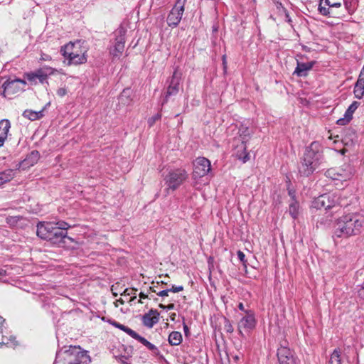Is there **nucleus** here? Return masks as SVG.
Listing matches in <instances>:
<instances>
[{
    "label": "nucleus",
    "mask_w": 364,
    "mask_h": 364,
    "mask_svg": "<svg viewBox=\"0 0 364 364\" xmlns=\"http://www.w3.org/2000/svg\"><path fill=\"white\" fill-rule=\"evenodd\" d=\"M334 228V237L348 238L358 235L364 228V215L359 213L343 215L336 220Z\"/></svg>",
    "instance_id": "obj_1"
},
{
    "label": "nucleus",
    "mask_w": 364,
    "mask_h": 364,
    "mask_svg": "<svg viewBox=\"0 0 364 364\" xmlns=\"http://www.w3.org/2000/svg\"><path fill=\"white\" fill-rule=\"evenodd\" d=\"M323 160V151L321 144L318 141H313L306 146L299 165V172L302 176H309L321 164Z\"/></svg>",
    "instance_id": "obj_2"
},
{
    "label": "nucleus",
    "mask_w": 364,
    "mask_h": 364,
    "mask_svg": "<svg viewBox=\"0 0 364 364\" xmlns=\"http://www.w3.org/2000/svg\"><path fill=\"white\" fill-rule=\"evenodd\" d=\"M87 48L82 46L80 41L70 42L61 48L62 55L68 60L69 64L79 65L87 61Z\"/></svg>",
    "instance_id": "obj_3"
},
{
    "label": "nucleus",
    "mask_w": 364,
    "mask_h": 364,
    "mask_svg": "<svg viewBox=\"0 0 364 364\" xmlns=\"http://www.w3.org/2000/svg\"><path fill=\"white\" fill-rule=\"evenodd\" d=\"M347 204L343 202L340 192L326 193L315 198L311 204L316 209H324L325 210L335 208L336 205L344 206Z\"/></svg>",
    "instance_id": "obj_4"
},
{
    "label": "nucleus",
    "mask_w": 364,
    "mask_h": 364,
    "mask_svg": "<svg viewBox=\"0 0 364 364\" xmlns=\"http://www.w3.org/2000/svg\"><path fill=\"white\" fill-rule=\"evenodd\" d=\"M187 178L188 173L185 169L177 168L170 171L164 178L165 184L167 186L166 191L176 190Z\"/></svg>",
    "instance_id": "obj_5"
},
{
    "label": "nucleus",
    "mask_w": 364,
    "mask_h": 364,
    "mask_svg": "<svg viewBox=\"0 0 364 364\" xmlns=\"http://www.w3.org/2000/svg\"><path fill=\"white\" fill-rule=\"evenodd\" d=\"M193 180L194 187L202 191L201 195L204 196L203 188L205 186V158L198 157L193 162Z\"/></svg>",
    "instance_id": "obj_6"
},
{
    "label": "nucleus",
    "mask_w": 364,
    "mask_h": 364,
    "mask_svg": "<svg viewBox=\"0 0 364 364\" xmlns=\"http://www.w3.org/2000/svg\"><path fill=\"white\" fill-rule=\"evenodd\" d=\"M26 82L21 79L6 80L3 84L2 95L4 97L11 99L13 97L24 90Z\"/></svg>",
    "instance_id": "obj_7"
},
{
    "label": "nucleus",
    "mask_w": 364,
    "mask_h": 364,
    "mask_svg": "<svg viewBox=\"0 0 364 364\" xmlns=\"http://www.w3.org/2000/svg\"><path fill=\"white\" fill-rule=\"evenodd\" d=\"M185 3L186 0L176 1L166 18L167 23L169 26L174 28L179 24L184 12Z\"/></svg>",
    "instance_id": "obj_8"
},
{
    "label": "nucleus",
    "mask_w": 364,
    "mask_h": 364,
    "mask_svg": "<svg viewBox=\"0 0 364 364\" xmlns=\"http://www.w3.org/2000/svg\"><path fill=\"white\" fill-rule=\"evenodd\" d=\"M126 33L127 29L122 26H120L115 31L114 45L113 48L110 50V53L113 57L119 58L124 52Z\"/></svg>",
    "instance_id": "obj_9"
},
{
    "label": "nucleus",
    "mask_w": 364,
    "mask_h": 364,
    "mask_svg": "<svg viewBox=\"0 0 364 364\" xmlns=\"http://www.w3.org/2000/svg\"><path fill=\"white\" fill-rule=\"evenodd\" d=\"M277 355L279 364H300L298 357L288 347L281 346L279 348Z\"/></svg>",
    "instance_id": "obj_10"
},
{
    "label": "nucleus",
    "mask_w": 364,
    "mask_h": 364,
    "mask_svg": "<svg viewBox=\"0 0 364 364\" xmlns=\"http://www.w3.org/2000/svg\"><path fill=\"white\" fill-rule=\"evenodd\" d=\"M256 319L255 313L252 311H246V314L241 318L238 323V330L240 334H242V329L246 331H250L256 326Z\"/></svg>",
    "instance_id": "obj_11"
},
{
    "label": "nucleus",
    "mask_w": 364,
    "mask_h": 364,
    "mask_svg": "<svg viewBox=\"0 0 364 364\" xmlns=\"http://www.w3.org/2000/svg\"><path fill=\"white\" fill-rule=\"evenodd\" d=\"M180 78L181 74L178 73L177 70H175L173 73L169 85L167 88L164 99L161 102L162 106L167 102L169 97L172 95H176L178 92Z\"/></svg>",
    "instance_id": "obj_12"
},
{
    "label": "nucleus",
    "mask_w": 364,
    "mask_h": 364,
    "mask_svg": "<svg viewBox=\"0 0 364 364\" xmlns=\"http://www.w3.org/2000/svg\"><path fill=\"white\" fill-rule=\"evenodd\" d=\"M68 364H88L90 362L89 355L86 351L75 349L70 353H67Z\"/></svg>",
    "instance_id": "obj_13"
},
{
    "label": "nucleus",
    "mask_w": 364,
    "mask_h": 364,
    "mask_svg": "<svg viewBox=\"0 0 364 364\" xmlns=\"http://www.w3.org/2000/svg\"><path fill=\"white\" fill-rule=\"evenodd\" d=\"M55 228V225L52 223H39L37 225V235L48 241Z\"/></svg>",
    "instance_id": "obj_14"
},
{
    "label": "nucleus",
    "mask_w": 364,
    "mask_h": 364,
    "mask_svg": "<svg viewBox=\"0 0 364 364\" xmlns=\"http://www.w3.org/2000/svg\"><path fill=\"white\" fill-rule=\"evenodd\" d=\"M360 103L358 102L354 101L346 109L343 117L340 118L337 120V124L343 126L350 122V121L353 118V114L357 108L359 107Z\"/></svg>",
    "instance_id": "obj_15"
},
{
    "label": "nucleus",
    "mask_w": 364,
    "mask_h": 364,
    "mask_svg": "<svg viewBox=\"0 0 364 364\" xmlns=\"http://www.w3.org/2000/svg\"><path fill=\"white\" fill-rule=\"evenodd\" d=\"M159 313L156 310L151 309L142 316V323L145 326L152 328L159 322Z\"/></svg>",
    "instance_id": "obj_16"
},
{
    "label": "nucleus",
    "mask_w": 364,
    "mask_h": 364,
    "mask_svg": "<svg viewBox=\"0 0 364 364\" xmlns=\"http://www.w3.org/2000/svg\"><path fill=\"white\" fill-rule=\"evenodd\" d=\"M65 239L71 240L70 237H68L67 232L55 228L54 230L50 235V239H49L48 241L54 245H60L63 243H65Z\"/></svg>",
    "instance_id": "obj_17"
},
{
    "label": "nucleus",
    "mask_w": 364,
    "mask_h": 364,
    "mask_svg": "<svg viewBox=\"0 0 364 364\" xmlns=\"http://www.w3.org/2000/svg\"><path fill=\"white\" fill-rule=\"evenodd\" d=\"M338 170L339 181H346L350 179L354 174V170L349 164H344L342 167L338 168Z\"/></svg>",
    "instance_id": "obj_18"
},
{
    "label": "nucleus",
    "mask_w": 364,
    "mask_h": 364,
    "mask_svg": "<svg viewBox=\"0 0 364 364\" xmlns=\"http://www.w3.org/2000/svg\"><path fill=\"white\" fill-rule=\"evenodd\" d=\"M315 64L314 61L308 62V63H299L297 62V66L294 70V74L299 77H304L307 75L308 71L311 70L314 65Z\"/></svg>",
    "instance_id": "obj_19"
},
{
    "label": "nucleus",
    "mask_w": 364,
    "mask_h": 364,
    "mask_svg": "<svg viewBox=\"0 0 364 364\" xmlns=\"http://www.w3.org/2000/svg\"><path fill=\"white\" fill-rule=\"evenodd\" d=\"M11 123L8 119H2L0 121V147L4 145L5 140L7 138Z\"/></svg>",
    "instance_id": "obj_20"
},
{
    "label": "nucleus",
    "mask_w": 364,
    "mask_h": 364,
    "mask_svg": "<svg viewBox=\"0 0 364 364\" xmlns=\"http://www.w3.org/2000/svg\"><path fill=\"white\" fill-rule=\"evenodd\" d=\"M14 175L15 172L13 169H6L0 172V187L12 180Z\"/></svg>",
    "instance_id": "obj_21"
},
{
    "label": "nucleus",
    "mask_w": 364,
    "mask_h": 364,
    "mask_svg": "<svg viewBox=\"0 0 364 364\" xmlns=\"http://www.w3.org/2000/svg\"><path fill=\"white\" fill-rule=\"evenodd\" d=\"M23 117L31 121L40 119L43 117V110L39 112L33 111L31 109H26L23 112Z\"/></svg>",
    "instance_id": "obj_22"
},
{
    "label": "nucleus",
    "mask_w": 364,
    "mask_h": 364,
    "mask_svg": "<svg viewBox=\"0 0 364 364\" xmlns=\"http://www.w3.org/2000/svg\"><path fill=\"white\" fill-rule=\"evenodd\" d=\"M341 350L340 348H336L330 355L327 364H341Z\"/></svg>",
    "instance_id": "obj_23"
},
{
    "label": "nucleus",
    "mask_w": 364,
    "mask_h": 364,
    "mask_svg": "<svg viewBox=\"0 0 364 364\" xmlns=\"http://www.w3.org/2000/svg\"><path fill=\"white\" fill-rule=\"evenodd\" d=\"M138 341L143 344L144 346H146L149 350H151L154 355H160V351L158 349V348L155 345L152 344L149 341H147L145 338L141 336L139 338Z\"/></svg>",
    "instance_id": "obj_24"
},
{
    "label": "nucleus",
    "mask_w": 364,
    "mask_h": 364,
    "mask_svg": "<svg viewBox=\"0 0 364 364\" xmlns=\"http://www.w3.org/2000/svg\"><path fill=\"white\" fill-rule=\"evenodd\" d=\"M182 341V335L178 331H173L169 334L168 342L171 346H178Z\"/></svg>",
    "instance_id": "obj_25"
},
{
    "label": "nucleus",
    "mask_w": 364,
    "mask_h": 364,
    "mask_svg": "<svg viewBox=\"0 0 364 364\" xmlns=\"http://www.w3.org/2000/svg\"><path fill=\"white\" fill-rule=\"evenodd\" d=\"M353 93L355 97L357 99L363 98L364 96V83L357 80L354 87Z\"/></svg>",
    "instance_id": "obj_26"
},
{
    "label": "nucleus",
    "mask_w": 364,
    "mask_h": 364,
    "mask_svg": "<svg viewBox=\"0 0 364 364\" xmlns=\"http://www.w3.org/2000/svg\"><path fill=\"white\" fill-rule=\"evenodd\" d=\"M47 78V75L43 73L41 70H38L35 73L28 74V80L33 81L36 79H38L41 82H43Z\"/></svg>",
    "instance_id": "obj_27"
},
{
    "label": "nucleus",
    "mask_w": 364,
    "mask_h": 364,
    "mask_svg": "<svg viewBox=\"0 0 364 364\" xmlns=\"http://www.w3.org/2000/svg\"><path fill=\"white\" fill-rule=\"evenodd\" d=\"M237 158L242 161L243 163L247 162L250 160V154L246 151L245 145L242 146V151H237L236 153Z\"/></svg>",
    "instance_id": "obj_28"
},
{
    "label": "nucleus",
    "mask_w": 364,
    "mask_h": 364,
    "mask_svg": "<svg viewBox=\"0 0 364 364\" xmlns=\"http://www.w3.org/2000/svg\"><path fill=\"white\" fill-rule=\"evenodd\" d=\"M0 345H6L11 347H14L17 345L16 338L14 336H10L9 338L2 336V341L0 342Z\"/></svg>",
    "instance_id": "obj_29"
},
{
    "label": "nucleus",
    "mask_w": 364,
    "mask_h": 364,
    "mask_svg": "<svg viewBox=\"0 0 364 364\" xmlns=\"http://www.w3.org/2000/svg\"><path fill=\"white\" fill-rule=\"evenodd\" d=\"M325 175L327 178H329L332 180L339 181L338 168H331L328 169L326 171Z\"/></svg>",
    "instance_id": "obj_30"
},
{
    "label": "nucleus",
    "mask_w": 364,
    "mask_h": 364,
    "mask_svg": "<svg viewBox=\"0 0 364 364\" xmlns=\"http://www.w3.org/2000/svg\"><path fill=\"white\" fill-rule=\"evenodd\" d=\"M219 319L220 320V323H223V330L225 332L232 333L233 331V326L228 319H227L225 317H220Z\"/></svg>",
    "instance_id": "obj_31"
},
{
    "label": "nucleus",
    "mask_w": 364,
    "mask_h": 364,
    "mask_svg": "<svg viewBox=\"0 0 364 364\" xmlns=\"http://www.w3.org/2000/svg\"><path fill=\"white\" fill-rule=\"evenodd\" d=\"M38 299H39V301L42 304H41L42 308L46 311L48 310L49 308L50 307V306L53 305L50 299L47 296L41 295L38 296Z\"/></svg>",
    "instance_id": "obj_32"
},
{
    "label": "nucleus",
    "mask_w": 364,
    "mask_h": 364,
    "mask_svg": "<svg viewBox=\"0 0 364 364\" xmlns=\"http://www.w3.org/2000/svg\"><path fill=\"white\" fill-rule=\"evenodd\" d=\"M289 212L293 218H296L299 213V203L297 202L291 203L289 205Z\"/></svg>",
    "instance_id": "obj_33"
},
{
    "label": "nucleus",
    "mask_w": 364,
    "mask_h": 364,
    "mask_svg": "<svg viewBox=\"0 0 364 364\" xmlns=\"http://www.w3.org/2000/svg\"><path fill=\"white\" fill-rule=\"evenodd\" d=\"M39 152L38 151H33L28 156L27 160L31 162V164L36 163L39 159Z\"/></svg>",
    "instance_id": "obj_34"
},
{
    "label": "nucleus",
    "mask_w": 364,
    "mask_h": 364,
    "mask_svg": "<svg viewBox=\"0 0 364 364\" xmlns=\"http://www.w3.org/2000/svg\"><path fill=\"white\" fill-rule=\"evenodd\" d=\"M124 331L126 332L128 335H129L132 338L137 341L141 337V336L139 335L136 332H135L134 331H133L132 329L129 328L127 326L124 328Z\"/></svg>",
    "instance_id": "obj_35"
},
{
    "label": "nucleus",
    "mask_w": 364,
    "mask_h": 364,
    "mask_svg": "<svg viewBox=\"0 0 364 364\" xmlns=\"http://www.w3.org/2000/svg\"><path fill=\"white\" fill-rule=\"evenodd\" d=\"M124 331L126 332L128 335H129L132 338L137 341L141 337V336L139 335L136 332H135L134 331H133L132 329L129 328L127 326L124 328Z\"/></svg>",
    "instance_id": "obj_36"
},
{
    "label": "nucleus",
    "mask_w": 364,
    "mask_h": 364,
    "mask_svg": "<svg viewBox=\"0 0 364 364\" xmlns=\"http://www.w3.org/2000/svg\"><path fill=\"white\" fill-rule=\"evenodd\" d=\"M318 9L319 13L321 15L325 16H331L330 9L323 6L322 4H321V3L318 5Z\"/></svg>",
    "instance_id": "obj_37"
},
{
    "label": "nucleus",
    "mask_w": 364,
    "mask_h": 364,
    "mask_svg": "<svg viewBox=\"0 0 364 364\" xmlns=\"http://www.w3.org/2000/svg\"><path fill=\"white\" fill-rule=\"evenodd\" d=\"M55 225L56 228H59V230H64L67 232L66 230L70 228V225H68V223L64 222V221H58L56 224H54Z\"/></svg>",
    "instance_id": "obj_38"
},
{
    "label": "nucleus",
    "mask_w": 364,
    "mask_h": 364,
    "mask_svg": "<svg viewBox=\"0 0 364 364\" xmlns=\"http://www.w3.org/2000/svg\"><path fill=\"white\" fill-rule=\"evenodd\" d=\"M239 133L240 136L242 137V142L244 143V140L246 139V136H248L250 135V132L247 127H241L239 129Z\"/></svg>",
    "instance_id": "obj_39"
},
{
    "label": "nucleus",
    "mask_w": 364,
    "mask_h": 364,
    "mask_svg": "<svg viewBox=\"0 0 364 364\" xmlns=\"http://www.w3.org/2000/svg\"><path fill=\"white\" fill-rule=\"evenodd\" d=\"M343 1H344L345 6L349 12L354 10V4H355L354 0H343Z\"/></svg>",
    "instance_id": "obj_40"
},
{
    "label": "nucleus",
    "mask_w": 364,
    "mask_h": 364,
    "mask_svg": "<svg viewBox=\"0 0 364 364\" xmlns=\"http://www.w3.org/2000/svg\"><path fill=\"white\" fill-rule=\"evenodd\" d=\"M161 115L159 113L155 114L154 116L150 117L148 119L149 126L152 127L156 121H158L159 119H161Z\"/></svg>",
    "instance_id": "obj_41"
},
{
    "label": "nucleus",
    "mask_w": 364,
    "mask_h": 364,
    "mask_svg": "<svg viewBox=\"0 0 364 364\" xmlns=\"http://www.w3.org/2000/svg\"><path fill=\"white\" fill-rule=\"evenodd\" d=\"M136 289H126L124 291V292L122 294V295L129 296V295L134 294L133 299H135L136 298Z\"/></svg>",
    "instance_id": "obj_42"
},
{
    "label": "nucleus",
    "mask_w": 364,
    "mask_h": 364,
    "mask_svg": "<svg viewBox=\"0 0 364 364\" xmlns=\"http://www.w3.org/2000/svg\"><path fill=\"white\" fill-rule=\"evenodd\" d=\"M168 289L170 290V291H171V292L177 293V292L183 291V287L172 285L171 288Z\"/></svg>",
    "instance_id": "obj_43"
},
{
    "label": "nucleus",
    "mask_w": 364,
    "mask_h": 364,
    "mask_svg": "<svg viewBox=\"0 0 364 364\" xmlns=\"http://www.w3.org/2000/svg\"><path fill=\"white\" fill-rule=\"evenodd\" d=\"M237 254V257L240 260V262H242L243 264H245V262H246V260L245 259V255L240 250H238Z\"/></svg>",
    "instance_id": "obj_44"
},
{
    "label": "nucleus",
    "mask_w": 364,
    "mask_h": 364,
    "mask_svg": "<svg viewBox=\"0 0 364 364\" xmlns=\"http://www.w3.org/2000/svg\"><path fill=\"white\" fill-rule=\"evenodd\" d=\"M67 94V90L65 88L60 87L57 90V95L60 97H63Z\"/></svg>",
    "instance_id": "obj_45"
},
{
    "label": "nucleus",
    "mask_w": 364,
    "mask_h": 364,
    "mask_svg": "<svg viewBox=\"0 0 364 364\" xmlns=\"http://www.w3.org/2000/svg\"><path fill=\"white\" fill-rule=\"evenodd\" d=\"M168 292H170V290L164 289L157 293V295L159 296H167L168 295Z\"/></svg>",
    "instance_id": "obj_46"
},
{
    "label": "nucleus",
    "mask_w": 364,
    "mask_h": 364,
    "mask_svg": "<svg viewBox=\"0 0 364 364\" xmlns=\"http://www.w3.org/2000/svg\"><path fill=\"white\" fill-rule=\"evenodd\" d=\"M129 93V89L123 90V92H122V94L120 95V100H121L122 102H123L124 97H128Z\"/></svg>",
    "instance_id": "obj_47"
},
{
    "label": "nucleus",
    "mask_w": 364,
    "mask_h": 364,
    "mask_svg": "<svg viewBox=\"0 0 364 364\" xmlns=\"http://www.w3.org/2000/svg\"><path fill=\"white\" fill-rule=\"evenodd\" d=\"M41 60L48 61L51 60V57L49 55L43 53L41 57Z\"/></svg>",
    "instance_id": "obj_48"
},
{
    "label": "nucleus",
    "mask_w": 364,
    "mask_h": 364,
    "mask_svg": "<svg viewBox=\"0 0 364 364\" xmlns=\"http://www.w3.org/2000/svg\"><path fill=\"white\" fill-rule=\"evenodd\" d=\"M5 322V319L0 316V333H3V325H4V323Z\"/></svg>",
    "instance_id": "obj_49"
},
{
    "label": "nucleus",
    "mask_w": 364,
    "mask_h": 364,
    "mask_svg": "<svg viewBox=\"0 0 364 364\" xmlns=\"http://www.w3.org/2000/svg\"><path fill=\"white\" fill-rule=\"evenodd\" d=\"M321 4L323 3L325 4L326 6H328L329 8L331 6V4L329 0H320Z\"/></svg>",
    "instance_id": "obj_50"
},
{
    "label": "nucleus",
    "mask_w": 364,
    "mask_h": 364,
    "mask_svg": "<svg viewBox=\"0 0 364 364\" xmlns=\"http://www.w3.org/2000/svg\"><path fill=\"white\" fill-rule=\"evenodd\" d=\"M107 322H109L111 325H112V326H115L116 328H117V326H118V324H119V323H118V322H117V321H114V320H111V319H109V320L107 321Z\"/></svg>",
    "instance_id": "obj_51"
},
{
    "label": "nucleus",
    "mask_w": 364,
    "mask_h": 364,
    "mask_svg": "<svg viewBox=\"0 0 364 364\" xmlns=\"http://www.w3.org/2000/svg\"><path fill=\"white\" fill-rule=\"evenodd\" d=\"M358 295L364 299V287L358 291Z\"/></svg>",
    "instance_id": "obj_52"
},
{
    "label": "nucleus",
    "mask_w": 364,
    "mask_h": 364,
    "mask_svg": "<svg viewBox=\"0 0 364 364\" xmlns=\"http://www.w3.org/2000/svg\"><path fill=\"white\" fill-rule=\"evenodd\" d=\"M358 81H361L362 83H364V73L360 72Z\"/></svg>",
    "instance_id": "obj_53"
},
{
    "label": "nucleus",
    "mask_w": 364,
    "mask_h": 364,
    "mask_svg": "<svg viewBox=\"0 0 364 364\" xmlns=\"http://www.w3.org/2000/svg\"><path fill=\"white\" fill-rule=\"evenodd\" d=\"M238 309L240 310V311H242L246 313V311H247V310L245 309V306H244V304L242 303H240L237 306Z\"/></svg>",
    "instance_id": "obj_54"
},
{
    "label": "nucleus",
    "mask_w": 364,
    "mask_h": 364,
    "mask_svg": "<svg viewBox=\"0 0 364 364\" xmlns=\"http://www.w3.org/2000/svg\"><path fill=\"white\" fill-rule=\"evenodd\" d=\"M205 161H206V166L208 167V169L206 170V175H207L208 172H209V171L210 169V161L208 159H205Z\"/></svg>",
    "instance_id": "obj_55"
},
{
    "label": "nucleus",
    "mask_w": 364,
    "mask_h": 364,
    "mask_svg": "<svg viewBox=\"0 0 364 364\" xmlns=\"http://www.w3.org/2000/svg\"><path fill=\"white\" fill-rule=\"evenodd\" d=\"M226 56L224 55H223V66H224V69L225 70L226 69Z\"/></svg>",
    "instance_id": "obj_56"
},
{
    "label": "nucleus",
    "mask_w": 364,
    "mask_h": 364,
    "mask_svg": "<svg viewBox=\"0 0 364 364\" xmlns=\"http://www.w3.org/2000/svg\"><path fill=\"white\" fill-rule=\"evenodd\" d=\"M302 50L304 51H306V52H310L311 51V48H309L308 46H302Z\"/></svg>",
    "instance_id": "obj_57"
},
{
    "label": "nucleus",
    "mask_w": 364,
    "mask_h": 364,
    "mask_svg": "<svg viewBox=\"0 0 364 364\" xmlns=\"http://www.w3.org/2000/svg\"><path fill=\"white\" fill-rule=\"evenodd\" d=\"M173 308H174L173 304H168V306H166V310H171V309H173Z\"/></svg>",
    "instance_id": "obj_58"
},
{
    "label": "nucleus",
    "mask_w": 364,
    "mask_h": 364,
    "mask_svg": "<svg viewBox=\"0 0 364 364\" xmlns=\"http://www.w3.org/2000/svg\"><path fill=\"white\" fill-rule=\"evenodd\" d=\"M341 6V3L337 2V3L331 4V7H340Z\"/></svg>",
    "instance_id": "obj_59"
},
{
    "label": "nucleus",
    "mask_w": 364,
    "mask_h": 364,
    "mask_svg": "<svg viewBox=\"0 0 364 364\" xmlns=\"http://www.w3.org/2000/svg\"><path fill=\"white\" fill-rule=\"evenodd\" d=\"M125 327H126V326L122 325V324H121L119 323V324L117 326V328H119L120 330H122L123 331H124V329Z\"/></svg>",
    "instance_id": "obj_60"
},
{
    "label": "nucleus",
    "mask_w": 364,
    "mask_h": 364,
    "mask_svg": "<svg viewBox=\"0 0 364 364\" xmlns=\"http://www.w3.org/2000/svg\"><path fill=\"white\" fill-rule=\"evenodd\" d=\"M117 303H120L121 304H124V301L122 299H117V301H116V306H117Z\"/></svg>",
    "instance_id": "obj_61"
},
{
    "label": "nucleus",
    "mask_w": 364,
    "mask_h": 364,
    "mask_svg": "<svg viewBox=\"0 0 364 364\" xmlns=\"http://www.w3.org/2000/svg\"><path fill=\"white\" fill-rule=\"evenodd\" d=\"M139 297H140L141 299H145V298H146V297H147V296H146V295H145L144 293L141 292V293L139 294Z\"/></svg>",
    "instance_id": "obj_62"
},
{
    "label": "nucleus",
    "mask_w": 364,
    "mask_h": 364,
    "mask_svg": "<svg viewBox=\"0 0 364 364\" xmlns=\"http://www.w3.org/2000/svg\"><path fill=\"white\" fill-rule=\"evenodd\" d=\"M6 274V271L3 269H0V276H4Z\"/></svg>",
    "instance_id": "obj_63"
},
{
    "label": "nucleus",
    "mask_w": 364,
    "mask_h": 364,
    "mask_svg": "<svg viewBox=\"0 0 364 364\" xmlns=\"http://www.w3.org/2000/svg\"><path fill=\"white\" fill-rule=\"evenodd\" d=\"M210 324L212 326L213 328H214L215 329H216V326H214V323H213V318H210Z\"/></svg>",
    "instance_id": "obj_64"
}]
</instances>
